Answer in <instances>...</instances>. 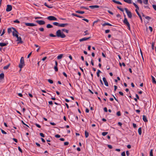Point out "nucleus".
Returning a JSON list of instances; mask_svg holds the SVG:
<instances>
[{
  "label": "nucleus",
  "mask_w": 156,
  "mask_h": 156,
  "mask_svg": "<svg viewBox=\"0 0 156 156\" xmlns=\"http://www.w3.org/2000/svg\"><path fill=\"white\" fill-rule=\"evenodd\" d=\"M56 35H54L52 34H50L49 35L51 37H60L61 38H64L66 37V35L61 32L60 30H58L56 33Z\"/></svg>",
  "instance_id": "nucleus-1"
},
{
  "label": "nucleus",
  "mask_w": 156,
  "mask_h": 156,
  "mask_svg": "<svg viewBox=\"0 0 156 156\" xmlns=\"http://www.w3.org/2000/svg\"><path fill=\"white\" fill-rule=\"evenodd\" d=\"M25 66L24 62V59L23 57H22L21 58L20 63L19 65V67L20 68V71L21 69Z\"/></svg>",
  "instance_id": "nucleus-2"
},
{
  "label": "nucleus",
  "mask_w": 156,
  "mask_h": 156,
  "mask_svg": "<svg viewBox=\"0 0 156 156\" xmlns=\"http://www.w3.org/2000/svg\"><path fill=\"white\" fill-rule=\"evenodd\" d=\"M123 22L127 26L128 29L129 30H130V24H129V22H128L126 18H124V20L123 21Z\"/></svg>",
  "instance_id": "nucleus-3"
},
{
  "label": "nucleus",
  "mask_w": 156,
  "mask_h": 156,
  "mask_svg": "<svg viewBox=\"0 0 156 156\" xmlns=\"http://www.w3.org/2000/svg\"><path fill=\"white\" fill-rule=\"evenodd\" d=\"M125 10L127 14V15L129 18H131L132 17V14L131 12L128 11V9L126 8H125Z\"/></svg>",
  "instance_id": "nucleus-4"
},
{
  "label": "nucleus",
  "mask_w": 156,
  "mask_h": 156,
  "mask_svg": "<svg viewBox=\"0 0 156 156\" xmlns=\"http://www.w3.org/2000/svg\"><path fill=\"white\" fill-rule=\"evenodd\" d=\"M47 19L50 21H56L57 20V19L56 17L53 16H49L47 18Z\"/></svg>",
  "instance_id": "nucleus-5"
},
{
  "label": "nucleus",
  "mask_w": 156,
  "mask_h": 156,
  "mask_svg": "<svg viewBox=\"0 0 156 156\" xmlns=\"http://www.w3.org/2000/svg\"><path fill=\"white\" fill-rule=\"evenodd\" d=\"M36 22L38 23L40 25H42L45 24V22L43 20H37L36 21Z\"/></svg>",
  "instance_id": "nucleus-6"
},
{
  "label": "nucleus",
  "mask_w": 156,
  "mask_h": 156,
  "mask_svg": "<svg viewBox=\"0 0 156 156\" xmlns=\"http://www.w3.org/2000/svg\"><path fill=\"white\" fill-rule=\"evenodd\" d=\"M25 25L27 26L33 27L36 26L37 25L33 23H25Z\"/></svg>",
  "instance_id": "nucleus-7"
},
{
  "label": "nucleus",
  "mask_w": 156,
  "mask_h": 156,
  "mask_svg": "<svg viewBox=\"0 0 156 156\" xmlns=\"http://www.w3.org/2000/svg\"><path fill=\"white\" fill-rule=\"evenodd\" d=\"M12 10V6L11 5H7V8L6 10L7 12H9Z\"/></svg>",
  "instance_id": "nucleus-8"
},
{
  "label": "nucleus",
  "mask_w": 156,
  "mask_h": 156,
  "mask_svg": "<svg viewBox=\"0 0 156 156\" xmlns=\"http://www.w3.org/2000/svg\"><path fill=\"white\" fill-rule=\"evenodd\" d=\"M12 29L13 30V31L12 32V35L13 36H14L15 35H16L18 34V32L16 30L15 28L12 27Z\"/></svg>",
  "instance_id": "nucleus-9"
},
{
  "label": "nucleus",
  "mask_w": 156,
  "mask_h": 156,
  "mask_svg": "<svg viewBox=\"0 0 156 156\" xmlns=\"http://www.w3.org/2000/svg\"><path fill=\"white\" fill-rule=\"evenodd\" d=\"M90 37H84L79 40L80 42H82L83 41H87L90 38Z\"/></svg>",
  "instance_id": "nucleus-10"
},
{
  "label": "nucleus",
  "mask_w": 156,
  "mask_h": 156,
  "mask_svg": "<svg viewBox=\"0 0 156 156\" xmlns=\"http://www.w3.org/2000/svg\"><path fill=\"white\" fill-rule=\"evenodd\" d=\"M102 79L105 85L106 86H108V83L107 81H106L105 78V77H103Z\"/></svg>",
  "instance_id": "nucleus-11"
},
{
  "label": "nucleus",
  "mask_w": 156,
  "mask_h": 156,
  "mask_svg": "<svg viewBox=\"0 0 156 156\" xmlns=\"http://www.w3.org/2000/svg\"><path fill=\"white\" fill-rule=\"evenodd\" d=\"M4 74L3 73H2L0 74V82H1L2 79H4Z\"/></svg>",
  "instance_id": "nucleus-12"
},
{
  "label": "nucleus",
  "mask_w": 156,
  "mask_h": 156,
  "mask_svg": "<svg viewBox=\"0 0 156 156\" xmlns=\"http://www.w3.org/2000/svg\"><path fill=\"white\" fill-rule=\"evenodd\" d=\"M99 7V6L98 5H90L89 6V7L91 9H94L95 8H98Z\"/></svg>",
  "instance_id": "nucleus-13"
},
{
  "label": "nucleus",
  "mask_w": 156,
  "mask_h": 156,
  "mask_svg": "<svg viewBox=\"0 0 156 156\" xmlns=\"http://www.w3.org/2000/svg\"><path fill=\"white\" fill-rule=\"evenodd\" d=\"M17 41H19L18 43H23V41L21 40V38L20 37H19L17 38Z\"/></svg>",
  "instance_id": "nucleus-14"
},
{
  "label": "nucleus",
  "mask_w": 156,
  "mask_h": 156,
  "mask_svg": "<svg viewBox=\"0 0 156 156\" xmlns=\"http://www.w3.org/2000/svg\"><path fill=\"white\" fill-rule=\"evenodd\" d=\"M68 25V23H62L59 24V27H64L66 26H67Z\"/></svg>",
  "instance_id": "nucleus-15"
},
{
  "label": "nucleus",
  "mask_w": 156,
  "mask_h": 156,
  "mask_svg": "<svg viewBox=\"0 0 156 156\" xmlns=\"http://www.w3.org/2000/svg\"><path fill=\"white\" fill-rule=\"evenodd\" d=\"M143 120L145 122H147L146 117L145 115H143Z\"/></svg>",
  "instance_id": "nucleus-16"
},
{
  "label": "nucleus",
  "mask_w": 156,
  "mask_h": 156,
  "mask_svg": "<svg viewBox=\"0 0 156 156\" xmlns=\"http://www.w3.org/2000/svg\"><path fill=\"white\" fill-rule=\"evenodd\" d=\"M112 1L114 3H115L118 4L119 5H122V3L119 1H117L115 0H112Z\"/></svg>",
  "instance_id": "nucleus-17"
},
{
  "label": "nucleus",
  "mask_w": 156,
  "mask_h": 156,
  "mask_svg": "<svg viewBox=\"0 0 156 156\" xmlns=\"http://www.w3.org/2000/svg\"><path fill=\"white\" fill-rule=\"evenodd\" d=\"M102 25L103 27H104L105 26L108 25L109 26H112V25L109 23H104L101 24Z\"/></svg>",
  "instance_id": "nucleus-18"
},
{
  "label": "nucleus",
  "mask_w": 156,
  "mask_h": 156,
  "mask_svg": "<svg viewBox=\"0 0 156 156\" xmlns=\"http://www.w3.org/2000/svg\"><path fill=\"white\" fill-rule=\"evenodd\" d=\"M72 15L73 16H75L76 17H78L79 18H83V17H82V16H80V15H77V14H75V13H73L72 14Z\"/></svg>",
  "instance_id": "nucleus-19"
},
{
  "label": "nucleus",
  "mask_w": 156,
  "mask_h": 156,
  "mask_svg": "<svg viewBox=\"0 0 156 156\" xmlns=\"http://www.w3.org/2000/svg\"><path fill=\"white\" fill-rule=\"evenodd\" d=\"M8 44V43H0V46L1 47H3L7 45Z\"/></svg>",
  "instance_id": "nucleus-20"
},
{
  "label": "nucleus",
  "mask_w": 156,
  "mask_h": 156,
  "mask_svg": "<svg viewBox=\"0 0 156 156\" xmlns=\"http://www.w3.org/2000/svg\"><path fill=\"white\" fill-rule=\"evenodd\" d=\"M76 12L77 13H80L81 14L84 13L85 12L83 11H80L79 10H77L76 11Z\"/></svg>",
  "instance_id": "nucleus-21"
},
{
  "label": "nucleus",
  "mask_w": 156,
  "mask_h": 156,
  "mask_svg": "<svg viewBox=\"0 0 156 156\" xmlns=\"http://www.w3.org/2000/svg\"><path fill=\"white\" fill-rule=\"evenodd\" d=\"M44 5L45 6L47 7L48 8L51 9V8H53V6H51V5H48L47 4V3L46 2H45L44 3Z\"/></svg>",
  "instance_id": "nucleus-22"
},
{
  "label": "nucleus",
  "mask_w": 156,
  "mask_h": 156,
  "mask_svg": "<svg viewBox=\"0 0 156 156\" xmlns=\"http://www.w3.org/2000/svg\"><path fill=\"white\" fill-rule=\"evenodd\" d=\"M151 77L152 79V83H153L156 84V81L155 80V78L153 76H151Z\"/></svg>",
  "instance_id": "nucleus-23"
},
{
  "label": "nucleus",
  "mask_w": 156,
  "mask_h": 156,
  "mask_svg": "<svg viewBox=\"0 0 156 156\" xmlns=\"http://www.w3.org/2000/svg\"><path fill=\"white\" fill-rule=\"evenodd\" d=\"M10 63H9L8 65L4 66L3 67V69L4 70H6V69H8V68L9 67V66H10Z\"/></svg>",
  "instance_id": "nucleus-24"
},
{
  "label": "nucleus",
  "mask_w": 156,
  "mask_h": 156,
  "mask_svg": "<svg viewBox=\"0 0 156 156\" xmlns=\"http://www.w3.org/2000/svg\"><path fill=\"white\" fill-rule=\"evenodd\" d=\"M138 132L139 135H140L142 133L141 127H140L138 129Z\"/></svg>",
  "instance_id": "nucleus-25"
},
{
  "label": "nucleus",
  "mask_w": 156,
  "mask_h": 156,
  "mask_svg": "<svg viewBox=\"0 0 156 156\" xmlns=\"http://www.w3.org/2000/svg\"><path fill=\"white\" fill-rule=\"evenodd\" d=\"M61 30L62 31H61V32H64L66 33H68L69 32V30L66 29H63Z\"/></svg>",
  "instance_id": "nucleus-26"
},
{
  "label": "nucleus",
  "mask_w": 156,
  "mask_h": 156,
  "mask_svg": "<svg viewBox=\"0 0 156 156\" xmlns=\"http://www.w3.org/2000/svg\"><path fill=\"white\" fill-rule=\"evenodd\" d=\"M123 1L129 4H131L132 3L131 0H123Z\"/></svg>",
  "instance_id": "nucleus-27"
},
{
  "label": "nucleus",
  "mask_w": 156,
  "mask_h": 156,
  "mask_svg": "<svg viewBox=\"0 0 156 156\" xmlns=\"http://www.w3.org/2000/svg\"><path fill=\"white\" fill-rule=\"evenodd\" d=\"M46 27L48 28H52L53 26L50 24H48L47 25Z\"/></svg>",
  "instance_id": "nucleus-28"
},
{
  "label": "nucleus",
  "mask_w": 156,
  "mask_h": 156,
  "mask_svg": "<svg viewBox=\"0 0 156 156\" xmlns=\"http://www.w3.org/2000/svg\"><path fill=\"white\" fill-rule=\"evenodd\" d=\"M85 134L86 138L88 137L89 136V133L87 131H85Z\"/></svg>",
  "instance_id": "nucleus-29"
},
{
  "label": "nucleus",
  "mask_w": 156,
  "mask_h": 156,
  "mask_svg": "<svg viewBox=\"0 0 156 156\" xmlns=\"http://www.w3.org/2000/svg\"><path fill=\"white\" fill-rule=\"evenodd\" d=\"M62 56H63V54H60V55H58L57 57V59H61L62 57Z\"/></svg>",
  "instance_id": "nucleus-30"
},
{
  "label": "nucleus",
  "mask_w": 156,
  "mask_h": 156,
  "mask_svg": "<svg viewBox=\"0 0 156 156\" xmlns=\"http://www.w3.org/2000/svg\"><path fill=\"white\" fill-rule=\"evenodd\" d=\"M53 24L55 26H58L59 27V24L57 22H54L53 23Z\"/></svg>",
  "instance_id": "nucleus-31"
},
{
  "label": "nucleus",
  "mask_w": 156,
  "mask_h": 156,
  "mask_svg": "<svg viewBox=\"0 0 156 156\" xmlns=\"http://www.w3.org/2000/svg\"><path fill=\"white\" fill-rule=\"evenodd\" d=\"M101 73V72L100 70H99V69L98 70V71H97V76L98 77H99L100 76L99 73Z\"/></svg>",
  "instance_id": "nucleus-32"
},
{
  "label": "nucleus",
  "mask_w": 156,
  "mask_h": 156,
  "mask_svg": "<svg viewBox=\"0 0 156 156\" xmlns=\"http://www.w3.org/2000/svg\"><path fill=\"white\" fill-rule=\"evenodd\" d=\"M84 33H85L84 34H83L84 36H85L89 34V33L88 32V31L87 30L85 31L84 32Z\"/></svg>",
  "instance_id": "nucleus-33"
},
{
  "label": "nucleus",
  "mask_w": 156,
  "mask_h": 156,
  "mask_svg": "<svg viewBox=\"0 0 156 156\" xmlns=\"http://www.w3.org/2000/svg\"><path fill=\"white\" fill-rule=\"evenodd\" d=\"M134 5L135 6V8L137 9H138V10H139V8L138 5L135 4V3H133Z\"/></svg>",
  "instance_id": "nucleus-34"
},
{
  "label": "nucleus",
  "mask_w": 156,
  "mask_h": 156,
  "mask_svg": "<svg viewBox=\"0 0 156 156\" xmlns=\"http://www.w3.org/2000/svg\"><path fill=\"white\" fill-rule=\"evenodd\" d=\"M108 133V132H103L102 133V135L103 136H105Z\"/></svg>",
  "instance_id": "nucleus-35"
},
{
  "label": "nucleus",
  "mask_w": 156,
  "mask_h": 156,
  "mask_svg": "<svg viewBox=\"0 0 156 156\" xmlns=\"http://www.w3.org/2000/svg\"><path fill=\"white\" fill-rule=\"evenodd\" d=\"M0 130H1L2 133L4 134H6L7 133L6 132H5V131H4V130L0 128Z\"/></svg>",
  "instance_id": "nucleus-36"
},
{
  "label": "nucleus",
  "mask_w": 156,
  "mask_h": 156,
  "mask_svg": "<svg viewBox=\"0 0 156 156\" xmlns=\"http://www.w3.org/2000/svg\"><path fill=\"white\" fill-rule=\"evenodd\" d=\"M143 3L146 5H147L148 3V0H143Z\"/></svg>",
  "instance_id": "nucleus-37"
},
{
  "label": "nucleus",
  "mask_w": 156,
  "mask_h": 156,
  "mask_svg": "<svg viewBox=\"0 0 156 156\" xmlns=\"http://www.w3.org/2000/svg\"><path fill=\"white\" fill-rule=\"evenodd\" d=\"M12 32V29L11 28H9L8 29V32L9 34Z\"/></svg>",
  "instance_id": "nucleus-38"
},
{
  "label": "nucleus",
  "mask_w": 156,
  "mask_h": 156,
  "mask_svg": "<svg viewBox=\"0 0 156 156\" xmlns=\"http://www.w3.org/2000/svg\"><path fill=\"white\" fill-rule=\"evenodd\" d=\"M150 156H153V150L151 149L150 150Z\"/></svg>",
  "instance_id": "nucleus-39"
},
{
  "label": "nucleus",
  "mask_w": 156,
  "mask_h": 156,
  "mask_svg": "<svg viewBox=\"0 0 156 156\" xmlns=\"http://www.w3.org/2000/svg\"><path fill=\"white\" fill-rule=\"evenodd\" d=\"M137 15L139 16V17L140 18V20L141 21V22H143V20H142V17H141V16L140 15V13H138Z\"/></svg>",
  "instance_id": "nucleus-40"
},
{
  "label": "nucleus",
  "mask_w": 156,
  "mask_h": 156,
  "mask_svg": "<svg viewBox=\"0 0 156 156\" xmlns=\"http://www.w3.org/2000/svg\"><path fill=\"white\" fill-rule=\"evenodd\" d=\"M117 8L119 9L120 10V11H121L122 12H123L124 11V9L123 8H120V7H119V6H117Z\"/></svg>",
  "instance_id": "nucleus-41"
},
{
  "label": "nucleus",
  "mask_w": 156,
  "mask_h": 156,
  "mask_svg": "<svg viewBox=\"0 0 156 156\" xmlns=\"http://www.w3.org/2000/svg\"><path fill=\"white\" fill-rule=\"evenodd\" d=\"M48 81L51 84H52L53 83V80L50 79L48 80Z\"/></svg>",
  "instance_id": "nucleus-42"
},
{
  "label": "nucleus",
  "mask_w": 156,
  "mask_h": 156,
  "mask_svg": "<svg viewBox=\"0 0 156 156\" xmlns=\"http://www.w3.org/2000/svg\"><path fill=\"white\" fill-rule=\"evenodd\" d=\"M80 8L81 9H86L87 10H88L89 9L88 8L86 7H85L84 6H81L80 7Z\"/></svg>",
  "instance_id": "nucleus-43"
},
{
  "label": "nucleus",
  "mask_w": 156,
  "mask_h": 156,
  "mask_svg": "<svg viewBox=\"0 0 156 156\" xmlns=\"http://www.w3.org/2000/svg\"><path fill=\"white\" fill-rule=\"evenodd\" d=\"M116 115L118 116H120L121 115L120 112L119 111L117 112L116 113Z\"/></svg>",
  "instance_id": "nucleus-44"
},
{
  "label": "nucleus",
  "mask_w": 156,
  "mask_h": 156,
  "mask_svg": "<svg viewBox=\"0 0 156 156\" xmlns=\"http://www.w3.org/2000/svg\"><path fill=\"white\" fill-rule=\"evenodd\" d=\"M154 42H153L152 43V44L151 45V48H152V49H153V50H154Z\"/></svg>",
  "instance_id": "nucleus-45"
},
{
  "label": "nucleus",
  "mask_w": 156,
  "mask_h": 156,
  "mask_svg": "<svg viewBox=\"0 0 156 156\" xmlns=\"http://www.w3.org/2000/svg\"><path fill=\"white\" fill-rule=\"evenodd\" d=\"M145 18L147 20H149L151 19V17L148 16H145Z\"/></svg>",
  "instance_id": "nucleus-46"
},
{
  "label": "nucleus",
  "mask_w": 156,
  "mask_h": 156,
  "mask_svg": "<svg viewBox=\"0 0 156 156\" xmlns=\"http://www.w3.org/2000/svg\"><path fill=\"white\" fill-rule=\"evenodd\" d=\"M54 69L55 71L57 72V71H58V69L57 66H54Z\"/></svg>",
  "instance_id": "nucleus-47"
},
{
  "label": "nucleus",
  "mask_w": 156,
  "mask_h": 156,
  "mask_svg": "<svg viewBox=\"0 0 156 156\" xmlns=\"http://www.w3.org/2000/svg\"><path fill=\"white\" fill-rule=\"evenodd\" d=\"M40 136L43 137H44V134L42 133H40Z\"/></svg>",
  "instance_id": "nucleus-48"
},
{
  "label": "nucleus",
  "mask_w": 156,
  "mask_h": 156,
  "mask_svg": "<svg viewBox=\"0 0 156 156\" xmlns=\"http://www.w3.org/2000/svg\"><path fill=\"white\" fill-rule=\"evenodd\" d=\"M14 22L15 23H20V22L18 20H16L14 21Z\"/></svg>",
  "instance_id": "nucleus-49"
},
{
  "label": "nucleus",
  "mask_w": 156,
  "mask_h": 156,
  "mask_svg": "<svg viewBox=\"0 0 156 156\" xmlns=\"http://www.w3.org/2000/svg\"><path fill=\"white\" fill-rule=\"evenodd\" d=\"M18 149L19 151L21 153L23 152V151H22V150L21 149V148H20V147H18Z\"/></svg>",
  "instance_id": "nucleus-50"
},
{
  "label": "nucleus",
  "mask_w": 156,
  "mask_h": 156,
  "mask_svg": "<svg viewBox=\"0 0 156 156\" xmlns=\"http://www.w3.org/2000/svg\"><path fill=\"white\" fill-rule=\"evenodd\" d=\"M152 7L153 8V9L156 11V5H152Z\"/></svg>",
  "instance_id": "nucleus-51"
},
{
  "label": "nucleus",
  "mask_w": 156,
  "mask_h": 156,
  "mask_svg": "<svg viewBox=\"0 0 156 156\" xmlns=\"http://www.w3.org/2000/svg\"><path fill=\"white\" fill-rule=\"evenodd\" d=\"M121 155L122 156H126V154L125 151H123Z\"/></svg>",
  "instance_id": "nucleus-52"
},
{
  "label": "nucleus",
  "mask_w": 156,
  "mask_h": 156,
  "mask_svg": "<svg viewBox=\"0 0 156 156\" xmlns=\"http://www.w3.org/2000/svg\"><path fill=\"white\" fill-rule=\"evenodd\" d=\"M35 125L37 127L39 128H40L41 127V126L39 124L37 123H36Z\"/></svg>",
  "instance_id": "nucleus-53"
},
{
  "label": "nucleus",
  "mask_w": 156,
  "mask_h": 156,
  "mask_svg": "<svg viewBox=\"0 0 156 156\" xmlns=\"http://www.w3.org/2000/svg\"><path fill=\"white\" fill-rule=\"evenodd\" d=\"M69 144V142H66L64 143V145L65 146L68 145Z\"/></svg>",
  "instance_id": "nucleus-54"
},
{
  "label": "nucleus",
  "mask_w": 156,
  "mask_h": 156,
  "mask_svg": "<svg viewBox=\"0 0 156 156\" xmlns=\"http://www.w3.org/2000/svg\"><path fill=\"white\" fill-rule=\"evenodd\" d=\"M60 136V135L58 134H56L55 136V137L56 138H59Z\"/></svg>",
  "instance_id": "nucleus-55"
},
{
  "label": "nucleus",
  "mask_w": 156,
  "mask_h": 156,
  "mask_svg": "<svg viewBox=\"0 0 156 156\" xmlns=\"http://www.w3.org/2000/svg\"><path fill=\"white\" fill-rule=\"evenodd\" d=\"M39 30L41 31H44V29L43 27H41L39 29Z\"/></svg>",
  "instance_id": "nucleus-56"
},
{
  "label": "nucleus",
  "mask_w": 156,
  "mask_h": 156,
  "mask_svg": "<svg viewBox=\"0 0 156 156\" xmlns=\"http://www.w3.org/2000/svg\"><path fill=\"white\" fill-rule=\"evenodd\" d=\"M104 111L105 112H108L107 108L106 107H105L104 108Z\"/></svg>",
  "instance_id": "nucleus-57"
},
{
  "label": "nucleus",
  "mask_w": 156,
  "mask_h": 156,
  "mask_svg": "<svg viewBox=\"0 0 156 156\" xmlns=\"http://www.w3.org/2000/svg\"><path fill=\"white\" fill-rule=\"evenodd\" d=\"M5 33V29H3L2 31V34L1 35V36H2Z\"/></svg>",
  "instance_id": "nucleus-58"
},
{
  "label": "nucleus",
  "mask_w": 156,
  "mask_h": 156,
  "mask_svg": "<svg viewBox=\"0 0 156 156\" xmlns=\"http://www.w3.org/2000/svg\"><path fill=\"white\" fill-rule=\"evenodd\" d=\"M12 140L16 143H17L18 142L17 140L15 138H13Z\"/></svg>",
  "instance_id": "nucleus-59"
},
{
  "label": "nucleus",
  "mask_w": 156,
  "mask_h": 156,
  "mask_svg": "<svg viewBox=\"0 0 156 156\" xmlns=\"http://www.w3.org/2000/svg\"><path fill=\"white\" fill-rule=\"evenodd\" d=\"M110 31V30H106L105 31V33L106 34H107L108 33H109Z\"/></svg>",
  "instance_id": "nucleus-60"
},
{
  "label": "nucleus",
  "mask_w": 156,
  "mask_h": 156,
  "mask_svg": "<svg viewBox=\"0 0 156 156\" xmlns=\"http://www.w3.org/2000/svg\"><path fill=\"white\" fill-rule=\"evenodd\" d=\"M108 147L110 149H112V146L111 145H108Z\"/></svg>",
  "instance_id": "nucleus-61"
},
{
  "label": "nucleus",
  "mask_w": 156,
  "mask_h": 156,
  "mask_svg": "<svg viewBox=\"0 0 156 156\" xmlns=\"http://www.w3.org/2000/svg\"><path fill=\"white\" fill-rule=\"evenodd\" d=\"M149 29L150 30L151 32H152V31L153 29L151 27L149 26Z\"/></svg>",
  "instance_id": "nucleus-62"
},
{
  "label": "nucleus",
  "mask_w": 156,
  "mask_h": 156,
  "mask_svg": "<svg viewBox=\"0 0 156 156\" xmlns=\"http://www.w3.org/2000/svg\"><path fill=\"white\" fill-rule=\"evenodd\" d=\"M119 94L122 96H123V93L121 91H119Z\"/></svg>",
  "instance_id": "nucleus-63"
},
{
  "label": "nucleus",
  "mask_w": 156,
  "mask_h": 156,
  "mask_svg": "<svg viewBox=\"0 0 156 156\" xmlns=\"http://www.w3.org/2000/svg\"><path fill=\"white\" fill-rule=\"evenodd\" d=\"M108 12L110 14L113 15V13L110 10H108Z\"/></svg>",
  "instance_id": "nucleus-64"
}]
</instances>
